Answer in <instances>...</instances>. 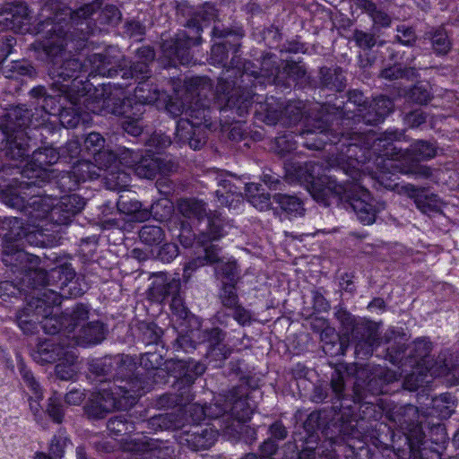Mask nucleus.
Returning a JSON list of instances; mask_svg holds the SVG:
<instances>
[{
	"instance_id": "nucleus-4",
	"label": "nucleus",
	"mask_w": 459,
	"mask_h": 459,
	"mask_svg": "<svg viewBox=\"0 0 459 459\" xmlns=\"http://www.w3.org/2000/svg\"><path fill=\"white\" fill-rule=\"evenodd\" d=\"M361 146L363 143H368L366 151L372 149L377 153L375 160L377 171H373V177L384 184L387 174L394 175L399 172L405 175H416L428 178L430 176V169L427 166L418 165L420 160L432 159L437 154L436 146L427 141L418 140L414 142L407 151H402L394 145V142L400 141L403 134L397 131H387L378 138L371 133L351 135Z\"/></svg>"
},
{
	"instance_id": "nucleus-22",
	"label": "nucleus",
	"mask_w": 459,
	"mask_h": 459,
	"mask_svg": "<svg viewBox=\"0 0 459 459\" xmlns=\"http://www.w3.org/2000/svg\"><path fill=\"white\" fill-rule=\"evenodd\" d=\"M195 429V430L187 432L184 437H181L180 443H186L192 450L195 451L210 448L216 441L217 431L210 427L202 429Z\"/></svg>"
},
{
	"instance_id": "nucleus-46",
	"label": "nucleus",
	"mask_w": 459,
	"mask_h": 459,
	"mask_svg": "<svg viewBox=\"0 0 459 459\" xmlns=\"http://www.w3.org/2000/svg\"><path fill=\"white\" fill-rule=\"evenodd\" d=\"M248 201L259 211L267 210L271 205L269 195H265L264 193L251 195V199Z\"/></svg>"
},
{
	"instance_id": "nucleus-23",
	"label": "nucleus",
	"mask_w": 459,
	"mask_h": 459,
	"mask_svg": "<svg viewBox=\"0 0 459 459\" xmlns=\"http://www.w3.org/2000/svg\"><path fill=\"white\" fill-rule=\"evenodd\" d=\"M117 205L121 213L131 216V220L134 221L142 222L151 216V212L147 209H142L141 203L125 195L119 196Z\"/></svg>"
},
{
	"instance_id": "nucleus-15",
	"label": "nucleus",
	"mask_w": 459,
	"mask_h": 459,
	"mask_svg": "<svg viewBox=\"0 0 459 459\" xmlns=\"http://www.w3.org/2000/svg\"><path fill=\"white\" fill-rule=\"evenodd\" d=\"M216 264L215 273L217 277L226 278L230 283L235 280L237 264L235 262L223 263L219 256V249L212 246L205 248V255L189 261L184 267V277L189 278L193 271L205 264Z\"/></svg>"
},
{
	"instance_id": "nucleus-32",
	"label": "nucleus",
	"mask_w": 459,
	"mask_h": 459,
	"mask_svg": "<svg viewBox=\"0 0 459 459\" xmlns=\"http://www.w3.org/2000/svg\"><path fill=\"white\" fill-rule=\"evenodd\" d=\"M230 411L238 420L245 422L251 419L253 407L248 403L247 397H240L234 401Z\"/></svg>"
},
{
	"instance_id": "nucleus-62",
	"label": "nucleus",
	"mask_w": 459,
	"mask_h": 459,
	"mask_svg": "<svg viewBox=\"0 0 459 459\" xmlns=\"http://www.w3.org/2000/svg\"><path fill=\"white\" fill-rule=\"evenodd\" d=\"M270 432L272 437L276 439H283L287 435L285 428L279 422H275L271 426Z\"/></svg>"
},
{
	"instance_id": "nucleus-42",
	"label": "nucleus",
	"mask_w": 459,
	"mask_h": 459,
	"mask_svg": "<svg viewBox=\"0 0 459 459\" xmlns=\"http://www.w3.org/2000/svg\"><path fill=\"white\" fill-rule=\"evenodd\" d=\"M120 18V12L114 5H107L100 13L101 23L117 24Z\"/></svg>"
},
{
	"instance_id": "nucleus-28",
	"label": "nucleus",
	"mask_w": 459,
	"mask_h": 459,
	"mask_svg": "<svg viewBox=\"0 0 459 459\" xmlns=\"http://www.w3.org/2000/svg\"><path fill=\"white\" fill-rule=\"evenodd\" d=\"M88 314L89 310L87 306L82 304L77 305L69 317L66 316L68 322L63 334L65 335L66 338H70V334L75 332V328L79 326L81 323L88 319Z\"/></svg>"
},
{
	"instance_id": "nucleus-19",
	"label": "nucleus",
	"mask_w": 459,
	"mask_h": 459,
	"mask_svg": "<svg viewBox=\"0 0 459 459\" xmlns=\"http://www.w3.org/2000/svg\"><path fill=\"white\" fill-rule=\"evenodd\" d=\"M70 335L68 346L74 349L75 345L87 347L100 343L105 339L106 329L103 324L100 322H91L82 326L79 333L75 332Z\"/></svg>"
},
{
	"instance_id": "nucleus-2",
	"label": "nucleus",
	"mask_w": 459,
	"mask_h": 459,
	"mask_svg": "<svg viewBox=\"0 0 459 459\" xmlns=\"http://www.w3.org/2000/svg\"><path fill=\"white\" fill-rule=\"evenodd\" d=\"M38 179L11 185L0 191V201L8 207L22 211L28 215V227L18 218H5L0 223V237L3 238V263L6 266L26 268L27 261H38L14 245L23 238L31 246L45 243L50 224H67L80 212L85 201L78 195L62 196L56 204L49 195H41Z\"/></svg>"
},
{
	"instance_id": "nucleus-55",
	"label": "nucleus",
	"mask_w": 459,
	"mask_h": 459,
	"mask_svg": "<svg viewBox=\"0 0 459 459\" xmlns=\"http://www.w3.org/2000/svg\"><path fill=\"white\" fill-rule=\"evenodd\" d=\"M172 415H159L157 417H153L151 420V423L152 425H158L160 428H167V423L170 422L171 426L174 428H179L181 427V423L175 422L171 420Z\"/></svg>"
},
{
	"instance_id": "nucleus-25",
	"label": "nucleus",
	"mask_w": 459,
	"mask_h": 459,
	"mask_svg": "<svg viewBox=\"0 0 459 459\" xmlns=\"http://www.w3.org/2000/svg\"><path fill=\"white\" fill-rule=\"evenodd\" d=\"M393 101L384 96H380L373 100L370 105V110L365 116V120L369 124L380 123L384 118L393 111Z\"/></svg>"
},
{
	"instance_id": "nucleus-8",
	"label": "nucleus",
	"mask_w": 459,
	"mask_h": 459,
	"mask_svg": "<svg viewBox=\"0 0 459 459\" xmlns=\"http://www.w3.org/2000/svg\"><path fill=\"white\" fill-rule=\"evenodd\" d=\"M143 390L140 379L120 380L119 385L113 384L94 394L86 406V412L94 419H101L115 409L126 410L143 395Z\"/></svg>"
},
{
	"instance_id": "nucleus-39",
	"label": "nucleus",
	"mask_w": 459,
	"mask_h": 459,
	"mask_svg": "<svg viewBox=\"0 0 459 459\" xmlns=\"http://www.w3.org/2000/svg\"><path fill=\"white\" fill-rule=\"evenodd\" d=\"M48 413L56 423H60L64 418V410L59 397L53 396L48 400Z\"/></svg>"
},
{
	"instance_id": "nucleus-12",
	"label": "nucleus",
	"mask_w": 459,
	"mask_h": 459,
	"mask_svg": "<svg viewBox=\"0 0 459 459\" xmlns=\"http://www.w3.org/2000/svg\"><path fill=\"white\" fill-rule=\"evenodd\" d=\"M130 106V100H121L110 94L107 97L104 96V100L89 102L87 108L95 114L124 116L125 120L122 124L124 130L131 135L137 136L142 133L143 128L139 121L141 115L134 114L136 110L132 109Z\"/></svg>"
},
{
	"instance_id": "nucleus-50",
	"label": "nucleus",
	"mask_w": 459,
	"mask_h": 459,
	"mask_svg": "<svg viewBox=\"0 0 459 459\" xmlns=\"http://www.w3.org/2000/svg\"><path fill=\"white\" fill-rule=\"evenodd\" d=\"M149 68L146 62H139L131 67L130 76L135 79H145L149 75Z\"/></svg>"
},
{
	"instance_id": "nucleus-60",
	"label": "nucleus",
	"mask_w": 459,
	"mask_h": 459,
	"mask_svg": "<svg viewBox=\"0 0 459 459\" xmlns=\"http://www.w3.org/2000/svg\"><path fill=\"white\" fill-rule=\"evenodd\" d=\"M411 99L420 104L427 103L429 100V93L428 91H422L420 87H415L411 91Z\"/></svg>"
},
{
	"instance_id": "nucleus-44",
	"label": "nucleus",
	"mask_w": 459,
	"mask_h": 459,
	"mask_svg": "<svg viewBox=\"0 0 459 459\" xmlns=\"http://www.w3.org/2000/svg\"><path fill=\"white\" fill-rule=\"evenodd\" d=\"M51 277H58L61 281L60 287L63 288L72 282L74 277V272L69 267H57L51 271Z\"/></svg>"
},
{
	"instance_id": "nucleus-29",
	"label": "nucleus",
	"mask_w": 459,
	"mask_h": 459,
	"mask_svg": "<svg viewBox=\"0 0 459 459\" xmlns=\"http://www.w3.org/2000/svg\"><path fill=\"white\" fill-rule=\"evenodd\" d=\"M279 73V66L276 65L275 57L271 54H266L261 62L259 71H250L255 78L264 77L268 80L274 79Z\"/></svg>"
},
{
	"instance_id": "nucleus-30",
	"label": "nucleus",
	"mask_w": 459,
	"mask_h": 459,
	"mask_svg": "<svg viewBox=\"0 0 459 459\" xmlns=\"http://www.w3.org/2000/svg\"><path fill=\"white\" fill-rule=\"evenodd\" d=\"M432 403L440 418H448L454 411L455 401L450 394H442L434 398Z\"/></svg>"
},
{
	"instance_id": "nucleus-13",
	"label": "nucleus",
	"mask_w": 459,
	"mask_h": 459,
	"mask_svg": "<svg viewBox=\"0 0 459 459\" xmlns=\"http://www.w3.org/2000/svg\"><path fill=\"white\" fill-rule=\"evenodd\" d=\"M78 149L79 140L71 139L61 149V152L51 146L44 147L33 152L31 157V164H30V166L31 167L33 172L36 173V175H28L27 178L29 179H31L33 178H39L47 175V166L55 164L58 160H65V162H68L67 160H72L74 158V155L77 153Z\"/></svg>"
},
{
	"instance_id": "nucleus-56",
	"label": "nucleus",
	"mask_w": 459,
	"mask_h": 459,
	"mask_svg": "<svg viewBox=\"0 0 459 459\" xmlns=\"http://www.w3.org/2000/svg\"><path fill=\"white\" fill-rule=\"evenodd\" d=\"M407 123L411 127H416L420 126L421 124L425 123L426 121V116L425 114L420 110H415L411 113H410L407 117Z\"/></svg>"
},
{
	"instance_id": "nucleus-27",
	"label": "nucleus",
	"mask_w": 459,
	"mask_h": 459,
	"mask_svg": "<svg viewBox=\"0 0 459 459\" xmlns=\"http://www.w3.org/2000/svg\"><path fill=\"white\" fill-rule=\"evenodd\" d=\"M413 196L417 207L424 213L441 210L442 202L437 195L421 193L413 194Z\"/></svg>"
},
{
	"instance_id": "nucleus-9",
	"label": "nucleus",
	"mask_w": 459,
	"mask_h": 459,
	"mask_svg": "<svg viewBox=\"0 0 459 459\" xmlns=\"http://www.w3.org/2000/svg\"><path fill=\"white\" fill-rule=\"evenodd\" d=\"M101 170H104L105 183L108 189L121 191L125 190L130 182L128 172L121 169L114 168L112 165H100L92 163L85 159L78 160L72 168V170L64 173L59 179V186L63 190H74L81 182H85L100 177Z\"/></svg>"
},
{
	"instance_id": "nucleus-48",
	"label": "nucleus",
	"mask_w": 459,
	"mask_h": 459,
	"mask_svg": "<svg viewBox=\"0 0 459 459\" xmlns=\"http://www.w3.org/2000/svg\"><path fill=\"white\" fill-rule=\"evenodd\" d=\"M170 308L174 314L180 317H187L186 308L179 295H174L171 299Z\"/></svg>"
},
{
	"instance_id": "nucleus-61",
	"label": "nucleus",
	"mask_w": 459,
	"mask_h": 459,
	"mask_svg": "<svg viewBox=\"0 0 459 459\" xmlns=\"http://www.w3.org/2000/svg\"><path fill=\"white\" fill-rule=\"evenodd\" d=\"M260 450L264 457H270L277 451V445L274 440L268 439L263 443Z\"/></svg>"
},
{
	"instance_id": "nucleus-59",
	"label": "nucleus",
	"mask_w": 459,
	"mask_h": 459,
	"mask_svg": "<svg viewBox=\"0 0 459 459\" xmlns=\"http://www.w3.org/2000/svg\"><path fill=\"white\" fill-rule=\"evenodd\" d=\"M381 75L383 78L394 80L405 76V72L398 66H393L383 70Z\"/></svg>"
},
{
	"instance_id": "nucleus-35",
	"label": "nucleus",
	"mask_w": 459,
	"mask_h": 459,
	"mask_svg": "<svg viewBox=\"0 0 459 459\" xmlns=\"http://www.w3.org/2000/svg\"><path fill=\"white\" fill-rule=\"evenodd\" d=\"M294 137L291 133L278 136L275 139V151L281 155L291 152L297 146Z\"/></svg>"
},
{
	"instance_id": "nucleus-47",
	"label": "nucleus",
	"mask_w": 459,
	"mask_h": 459,
	"mask_svg": "<svg viewBox=\"0 0 459 459\" xmlns=\"http://www.w3.org/2000/svg\"><path fill=\"white\" fill-rule=\"evenodd\" d=\"M397 39L398 40L406 46L411 45L415 40L414 31L404 25L398 26L397 28Z\"/></svg>"
},
{
	"instance_id": "nucleus-24",
	"label": "nucleus",
	"mask_w": 459,
	"mask_h": 459,
	"mask_svg": "<svg viewBox=\"0 0 459 459\" xmlns=\"http://www.w3.org/2000/svg\"><path fill=\"white\" fill-rule=\"evenodd\" d=\"M76 358L77 355L74 349L67 345V350L58 358L56 366V373L60 379L71 380L75 376L77 371Z\"/></svg>"
},
{
	"instance_id": "nucleus-45",
	"label": "nucleus",
	"mask_w": 459,
	"mask_h": 459,
	"mask_svg": "<svg viewBox=\"0 0 459 459\" xmlns=\"http://www.w3.org/2000/svg\"><path fill=\"white\" fill-rule=\"evenodd\" d=\"M178 255V248L176 244L166 243L158 252L159 258L164 263H169Z\"/></svg>"
},
{
	"instance_id": "nucleus-53",
	"label": "nucleus",
	"mask_w": 459,
	"mask_h": 459,
	"mask_svg": "<svg viewBox=\"0 0 459 459\" xmlns=\"http://www.w3.org/2000/svg\"><path fill=\"white\" fill-rule=\"evenodd\" d=\"M222 338V332L218 328H212L211 331L204 333V336H200L199 342H203L208 341L211 344H216L219 343Z\"/></svg>"
},
{
	"instance_id": "nucleus-41",
	"label": "nucleus",
	"mask_w": 459,
	"mask_h": 459,
	"mask_svg": "<svg viewBox=\"0 0 459 459\" xmlns=\"http://www.w3.org/2000/svg\"><path fill=\"white\" fill-rule=\"evenodd\" d=\"M186 411L189 413V421L193 423H198L204 420L205 417L211 416L206 407L197 403L188 404L186 408ZM186 421H188V420H186Z\"/></svg>"
},
{
	"instance_id": "nucleus-43",
	"label": "nucleus",
	"mask_w": 459,
	"mask_h": 459,
	"mask_svg": "<svg viewBox=\"0 0 459 459\" xmlns=\"http://www.w3.org/2000/svg\"><path fill=\"white\" fill-rule=\"evenodd\" d=\"M22 295V290L13 281H4L0 282V298L3 299V300H6L11 297L16 298Z\"/></svg>"
},
{
	"instance_id": "nucleus-34",
	"label": "nucleus",
	"mask_w": 459,
	"mask_h": 459,
	"mask_svg": "<svg viewBox=\"0 0 459 459\" xmlns=\"http://www.w3.org/2000/svg\"><path fill=\"white\" fill-rule=\"evenodd\" d=\"M101 7L100 0H93L91 4H85L71 13V19L74 22L91 18Z\"/></svg>"
},
{
	"instance_id": "nucleus-18",
	"label": "nucleus",
	"mask_w": 459,
	"mask_h": 459,
	"mask_svg": "<svg viewBox=\"0 0 459 459\" xmlns=\"http://www.w3.org/2000/svg\"><path fill=\"white\" fill-rule=\"evenodd\" d=\"M129 100V98L127 99ZM132 109H135L134 114L142 115L144 112L145 104L158 103L166 101V94L160 91L156 86L147 82H139L134 94V99H130Z\"/></svg>"
},
{
	"instance_id": "nucleus-31",
	"label": "nucleus",
	"mask_w": 459,
	"mask_h": 459,
	"mask_svg": "<svg viewBox=\"0 0 459 459\" xmlns=\"http://www.w3.org/2000/svg\"><path fill=\"white\" fill-rule=\"evenodd\" d=\"M139 237L142 242L152 246L161 243L164 238V233L159 226L145 225L141 229Z\"/></svg>"
},
{
	"instance_id": "nucleus-63",
	"label": "nucleus",
	"mask_w": 459,
	"mask_h": 459,
	"mask_svg": "<svg viewBox=\"0 0 459 459\" xmlns=\"http://www.w3.org/2000/svg\"><path fill=\"white\" fill-rule=\"evenodd\" d=\"M179 286H180V283H179L178 280H176L174 278L171 279L165 284L164 290H163V295L168 296L170 294L177 293L179 290Z\"/></svg>"
},
{
	"instance_id": "nucleus-3",
	"label": "nucleus",
	"mask_w": 459,
	"mask_h": 459,
	"mask_svg": "<svg viewBox=\"0 0 459 459\" xmlns=\"http://www.w3.org/2000/svg\"><path fill=\"white\" fill-rule=\"evenodd\" d=\"M65 73L59 70H49L53 80L52 86L48 91L43 86L34 87L30 91L35 112L31 113L23 107H17L8 116L15 118L16 128L10 132L0 129V150L4 149L6 155L13 160H23L29 156L30 149V137L26 129L45 126L50 117H58L64 127L74 128L82 120V112H91L87 108L89 102L104 100V93H99L97 89L92 93L82 89L74 88L64 77Z\"/></svg>"
},
{
	"instance_id": "nucleus-54",
	"label": "nucleus",
	"mask_w": 459,
	"mask_h": 459,
	"mask_svg": "<svg viewBox=\"0 0 459 459\" xmlns=\"http://www.w3.org/2000/svg\"><path fill=\"white\" fill-rule=\"evenodd\" d=\"M431 351V342L427 339H420L415 342V351L417 357L425 358Z\"/></svg>"
},
{
	"instance_id": "nucleus-11",
	"label": "nucleus",
	"mask_w": 459,
	"mask_h": 459,
	"mask_svg": "<svg viewBox=\"0 0 459 459\" xmlns=\"http://www.w3.org/2000/svg\"><path fill=\"white\" fill-rule=\"evenodd\" d=\"M171 141L169 136L155 133L148 140L146 156L139 159V153L128 149H124L119 156L117 164L123 165L127 169H134L136 176L142 178H152L156 174L162 172L161 160L155 157L154 153H160V151L169 146Z\"/></svg>"
},
{
	"instance_id": "nucleus-14",
	"label": "nucleus",
	"mask_w": 459,
	"mask_h": 459,
	"mask_svg": "<svg viewBox=\"0 0 459 459\" xmlns=\"http://www.w3.org/2000/svg\"><path fill=\"white\" fill-rule=\"evenodd\" d=\"M5 30L22 34H37L43 30L32 25V16L30 15L27 5L22 3L7 4L0 8V31Z\"/></svg>"
},
{
	"instance_id": "nucleus-10",
	"label": "nucleus",
	"mask_w": 459,
	"mask_h": 459,
	"mask_svg": "<svg viewBox=\"0 0 459 459\" xmlns=\"http://www.w3.org/2000/svg\"><path fill=\"white\" fill-rule=\"evenodd\" d=\"M215 17L214 6L208 3L205 4L194 17L187 21L186 28L192 35H187L185 31L180 32L177 35L173 46L163 44L165 56L172 61H178L181 65H189L192 61L189 48L200 44L203 27Z\"/></svg>"
},
{
	"instance_id": "nucleus-49",
	"label": "nucleus",
	"mask_w": 459,
	"mask_h": 459,
	"mask_svg": "<svg viewBox=\"0 0 459 459\" xmlns=\"http://www.w3.org/2000/svg\"><path fill=\"white\" fill-rule=\"evenodd\" d=\"M250 105L251 101L247 98L240 101V100L238 99L235 100L233 96H230L228 100V106H230V108L236 107L237 112L239 114V116H242L243 114L247 113Z\"/></svg>"
},
{
	"instance_id": "nucleus-37",
	"label": "nucleus",
	"mask_w": 459,
	"mask_h": 459,
	"mask_svg": "<svg viewBox=\"0 0 459 459\" xmlns=\"http://www.w3.org/2000/svg\"><path fill=\"white\" fill-rule=\"evenodd\" d=\"M432 45L437 54H446L450 49V40L443 29L436 30L432 37Z\"/></svg>"
},
{
	"instance_id": "nucleus-40",
	"label": "nucleus",
	"mask_w": 459,
	"mask_h": 459,
	"mask_svg": "<svg viewBox=\"0 0 459 459\" xmlns=\"http://www.w3.org/2000/svg\"><path fill=\"white\" fill-rule=\"evenodd\" d=\"M221 301L228 307H235L238 304V296L232 283H224L221 293Z\"/></svg>"
},
{
	"instance_id": "nucleus-16",
	"label": "nucleus",
	"mask_w": 459,
	"mask_h": 459,
	"mask_svg": "<svg viewBox=\"0 0 459 459\" xmlns=\"http://www.w3.org/2000/svg\"><path fill=\"white\" fill-rule=\"evenodd\" d=\"M178 210L186 218L205 221L212 238L216 239L223 235L220 231L219 220L215 218V215L212 217L208 215L204 203L195 199H184L179 202Z\"/></svg>"
},
{
	"instance_id": "nucleus-26",
	"label": "nucleus",
	"mask_w": 459,
	"mask_h": 459,
	"mask_svg": "<svg viewBox=\"0 0 459 459\" xmlns=\"http://www.w3.org/2000/svg\"><path fill=\"white\" fill-rule=\"evenodd\" d=\"M23 380L25 382L26 386L31 392V395L30 396V408L33 412L35 418L37 419L38 414L40 411L39 402L43 398V393L39 384L35 380L33 375L29 371H24L22 374Z\"/></svg>"
},
{
	"instance_id": "nucleus-57",
	"label": "nucleus",
	"mask_w": 459,
	"mask_h": 459,
	"mask_svg": "<svg viewBox=\"0 0 459 459\" xmlns=\"http://www.w3.org/2000/svg\"><path fill=\"white\" fill-rule=\"evenodd\" d=\"M234 310L233 316L235 320L238 322V324L244 325L246 324H248L251 320V314L249 311L246 310L245 308L241 307L236 306Z\"/></svg>"
},
{
	"instance_id": "nucleus-58",
	"label": "nucleus",
	"mask_w": 459,
	"mask_h": 459,
	"mask_svg": "<svg viewBox=\"0 0 459 459\" xmlns=\"http://www.w3.org/2000/svg\"><path fill=\"white\" fill-rule=\"evenodd\" d=\"M64 443L65 441L60 438L54 437L50 444V454L52 458L61 457L64 453Z\"/></svg>"
},
{
	"instance_id": "nucleus-36",
	"label": "nucleus",
	"mask_w": 459,
	"mask_h": 459,
	"mask_svg": "<svg viewBox=\"0 0 459 459\" xmlns=\"http://www.w3.org/2000/svg\"><path fill=\"white\" fill-rule=\"evenodd\" d=\"M364 8L370 13V16L376 25L388 27L391 24L390 16L382 11L377 10L376 5L373 3L365 1Z\"/></svg>"
},
{
	"instance_id": "nucleus-21",
	"label": "nucleus",
	"mask_w": 459,
	"mask_h": 459,
	"mask_svg": "<svg viewBox=\"0 0 459 459\" xmlns=\"http://www.w3.org/2000/svg\"><path fill=\"white\" fill-rule=\"evenodd\" d=\"M221 189L216 191L217 203L230 210L238 211L243 204L241 186L233 185L230 180L223 179L219 182Z\"/></svg>"
},
{
	"instance_id": "nucleus-51",
	"label": "nucleus",
	"mask_w": 459,
	"mask_h": 459,
	"mask_svg": "<svg viewBox=\"0 0 459 459\" xmlns=\"http://www.w3.org/2000/svg\"><path fill=\"white\" fill-rule=\"evenodd\" d=\"M85 399V394L80 389H72L65 395V402L70 405H80Z\"/></svg>"
},
{
	"instance_id": "nucleus-7",
	"label": "nucleus",
	"mask_w": 459,
	"mask_h": 459,
	"mask_svg": "<svg viewBox=\"0 0 459 459\" xmlns=\"http://www.w3.org/2000/svg\"><path fill=\"white\" fill-rule=\"evenodd\" d=\"M52 41L46 46L48 52L60 53V56H56L52 61V65L49 70H59L65 73L64 77L67 82L72 83L74 88L79 90L86 86V91L91 93V84L89 82H83L80 79L81 74H88V76H110L111 70L108 66L112 64L110 59L106 54L97 53L90 56L85 63L82 65L78 59H67L61 63L63 60L62 51L68 45L67 35L62 36L61 33L51 35Z\"/></svg>"
},
{
	"instance_id": "nucleus-20",
	"label": "nucleus",
	"mask_w": 459,
	"mask_h": 459,
	"mask_svg": "<svg viewBox=\"0 0 459 459\" xmlns=\"http://www.w3.org/2000/svg\"><path fill=\"white\" fill-rule=\"evenodd\" d=\"M68 342L61 346L56 345L54 338L39 342L31 352L32 359L38 363H52L57 361L58 358L67 350Z\"/></svg>"
},
{
	"instance_id": "nucleus-33",
	"label": "nucleus",
	"mask_w": 459,
	"mask_h": 459,
	"mask_svg": "<svg viewBox=\"0 0 459 459\" xmlns=\"http://www.w3.org/2000/svg\"><path fill=\"white\" fill-rule=\"evenodd\" d=\"M280 207L290 214H302L303 205L301 201L293 195H278L275 196Z\"/></svg>"
},
{
	"instance_id": "nucleus-1",
	"label": "nucleus",
	"mask_w": 459,
	"mask_h": 459,
	"mask_svg": "<svg viewBox=\"0 0 459 459\" xmlns=\"http://www.w3.org/2000/svg\"><path fill=\"white\" fill-rule=\"evenodd\" d=\"M316 126L311 127L307 121L305 129L300 133L303 145L309 150L323 148L326 141L335 145L334 149L340 151L338 156L333 155L326 160L329 168H339L343 174L349 175L354 182L346 185L338 184L332 176L320 175L321 166L317 164L306 165L296 171L297 181L304 185L312 197L324 205L333 203L345 202L350 204L358 219L363 224L375 222L376 215L384 210V204L373 199L369 192L362 187L361 166L366 162V149L368 143L359 145L351 135L342 134L338 141L329 137L326 122L320 119L316 121Z\"/></svg>"
},
{
	"instance_id": "nucleus-64",
	"label": "nucleus",
	"mask_w": 459,
	"mask_h": 459,
	"mask_svg": "<svg viewBox=\"0 0 459 459\" xmlns=\"http://www.w3.org/2000/svg\"><path fill=\"white\" fill-rule=\"evenodd\" d=\"M108 428L116 432H123L127 430L126 423L119 419H111L108 420Z\"/></svg>"
},
{
	"instance_id": "nucleus-6",
	"label": "nucleus",
	"mask_w": 459,
	"mask_h": 459,
	"mask_svg": "<svg viewBox=\"0 0 459 459\" xmlns=\"http://www.w3.org/2000/svg\"><path fill=\"white\" fill-rule=\"evenodd\" d=\"M60 304L61 296L55 290L44 289L37 293L34 291L26 307L16 316L18 326L25 334L34 333L39 324L48 334L59 333L68 322L66 316H57Z\"/></svg>"
},
{
	"instance_id": "nucleus-17",
	"label": "nucleus",
	"mask_w": 459,
	"mask_h": 459,
	"mask_svg": "<svg viewBox=\"0 0 459 459\" xmlns=\"http://www.w3.org/2000/svg\"><path fill=\"white\" fill-rule=\"evenodd\" d=\"M105 140L99 133H91L87 135L84 140L83 147H81L79 143V149L77 153L74 155L76 158L79 154L84 156V153L92 155L94 162L100 165L108 166L112 165L118 168L117 157L108 150L104 149Z\"/></svg>"
},
{
	"instance_id": "nucleus-5",
	"label": "nucleus",
	"mask_w": 459,
	"mask_h": 459,
	"mask_svg": "<svg viewBox=\"0 0 459 459\" xmlns=\"http://www.w3.org/2000/svg\"><path fill=\"white\" fill-rule=\"evenodd\" d=\"M210 90L211 83L206 79H192L187 85L184 102L178 104L169 100L165 106L167 111L174 117L185 112L187 117L178 121L176 136L179 142L188 143L194 150L200 149L205 143L206 136L202 126L212 128L208 101L202 100V96Z\"/></svg>"
},
{
	"instance_id": "nucleus-52",
	"label": "nucleus",
	"mask_w": 459,
	"mask_h": 459,
	"mask_svg": "<svg viewBox=\"0 0 459 459\" xmlns=\"http://www.w3.org/2000/svg\"><path fill=\"white\" fill-rule=\"evenodd\" d=\"M355 39L359 47L362 48H369L376 44L374 36L363 31H357L355 33Z\"/></svg>"
},
{
	"instance_id": "nucleus-38",
	"label": "nucleus",
	"mask_w": 459,
	"mask_h": 459,
	"mask_svg": "<svg viewBox=\"0 0 459 459\" xmlns=\"http://www.w3.org/2000/svg\"><path fill=\"white\" fill-rule=\"evenodd\" d=\"M199 339L200 331L191 330L187 334L179 335L177 339V344L180 349L188 351L191 349H195V343L200 342Z\"/></svg>"
}]
</instances>
